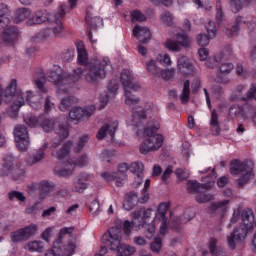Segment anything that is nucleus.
Instances as JSON below:
<instances>
[{
  "label": "nucleus",
  "instance_id": "f257e3e1",
  "mask_svg": "<svg viewBox=\"0 0 256 256\" xmlns=\"http://www.w3.org/2000/svg\"><path fill=\"white\" fill-rule=\"evenodd\" d=\"M123 232L119 227H112L102 236V245H107L110 251H117L118 256H130L135 253V247L121 244Z\"/></svg>",
  "mask_w": 256,
  "mask_h": 256
},
{
  "label": "nucleus",
  "instance_id": "f03ea898",
  "mask_svg": "<svg viewBox=\"0 0 256 256\" xmlns=\"http://www.w3.org/2000/svg\"><path fill=\"white\" fill-rule=\"evenodd\" d=\"M109 65H111L109 58L90 62L87 72L85 73L86 83L92 87H97L99 83L107 77V68Z\"/></svg>",
  "mask_w": 256,
  "mask_h": 256
},
{
  "label": "nucleus",
  "instance_id": "7ed1b4c3",
  "mask_svg": "<svg viewBox=\"0 0 256 256\" xmlns=\"http://www.w3.org/2000/svg\"><path fill=\"white\" fill-rule=\"evenodd\" d=\"M254 167L255 165L251 161L241 162L235 160L231 163V175H240V178L236 180L238 187H245L249 180L255 177V174H253Z\"/></svg>",
  "mask_w": 256,
  "mask_h": 256
},
{
  "label": "nucleus",
  "instance_id": "20e7f679",
  "mask_svg": "<svg viewBox=\"0 0 256 256\" xmlns=\"http://www.w3.org/2000/svg\"><path fill=\"white\" fill-rule=\"evenodd\" d=\"M14 100V105L19 109L25 105V94L17 90V79H12L4 90V101L10 103Z\"/></svg>",
  "mask_w": 256,
  "mask_h": 256
},
{
  "label": "nucleus",
  "instance_id": "39448f33",
  "mask_svg": "<svg viewBox=\"0 0 256 256\" xmlns=\"http://www.w3.org/2000/svg\"><path fill=\"white\" fill-rule=\"evenodd\" d=\"M68 3L70 7L67 6V4H62L58 7L57 11L53 15L54 20H52V23L56 24V26L53 28V33L56 37H59V35L63 33V19H65L67 11H69V9H73L75 5H77V0H68Z\"/></svg>",
  "mask_w": 256,
  "mask_h": 256
},
{
  "label": "nucleus",
  "instance_id": "423d86ee",
  "mask_svg": "<svg viewBox=\"0 0 256 256\" xmlns=\"http://www.w3.org/2000/svg\"><path fill=\"white\" fill-rule=\"evenodd\" d=\"M39 233V227L36 224H30L17 231L11 232L10 237L12 243H23L29 241L31 237H35Z\"/></svg>",
  "mask_w": 256,
  "mask_h": 256
},
{
  "label": "nucleus",
  "instance_id": "0eeeda50",
  "mask_svg": "<svg viewBox=\"0 0 256 256\" xmlns=\"http://www.w3.org/2000/svg\"><path fill=\"white\" fill-rule=\"evenodd\" d=\"M163 135L150 136L144 138L143 142L139 146L141 155H147V153H153V151H159L163 147Z\"/></svg>",
  "mask_w": 256,
  "mask_h": 256
},
{
  "label": "nucleus",
  "instance_id": "6e6552de",
  "mask_svg": "<svg viewBox=\"0 0 256 256\" xmlns=\"http://www.w3.org/2000/svg\"><path fill=\"white\" fill-rule=\"evenodd\" d=\"M14 139L19 151H27V147H29V131L27 130V126L23 124L15 126Z\"/></svg>",
  "mask_w": 256,
  "mask_h": 256
},
{
  "label": "nucleus",
  "instance_id": "1a4fd4ad",
  "mask_svg": "<svg viewBox=\"0 0 256 256\" xmlns=\"http://www.w3.org/2000/svg\"><path fill=\"white\" fill-rule=\"evenodd\" d=\"M253 231L251 228L240 224V226L236 227L230 235L227 236V243L230 249H235L237 247V241H243V239L247 238V234Z\"/></svg>",
  "mask_w": 256,
  "mask_h": 256
},
{
  "label": "nucleus",
  "instance_id": "9d476101",
  "mask_svg": "<svg viewBox=\"0 0 256 256\" xmlns=\"http://www.w3.org/2000/svg\"><path fill=\"white\" fill-rule=\"evenodd\" d=\"M95 113V106H89L86 108L74 107L70 110L69 117L72 121L80 123V121H87Z\"/></svg>",
  "mask_w": 256,
  "mask_h": 256
},
{
  "label": "nucleus",
  "instance_id": "9b49d317",
  "mask_svg": "<svg viewBox=\"0 0 256 256\" xmlns=\"http://www.w3.org/2000/svg\"><path fill=\"white\" fill-rule=\"evenodd\" d=\"M19 37V30L15 26H8L6 28H0V45L5 43L6 45H14L17 43Z\"/></svg>",
  "mask_w": 256,
  "mask_h": 256
},
{
  "label": "nucleus",
  "instance_id": "f8f14e48",
  "mask_svg": "<svg viewBox=\"0 0 256 256\" xmlns=\"http://www.w3.org/2000/svg\"><path fill=\"white\" fill-rule=\"evenodd\" d=\"M176 41H173L171 39L166 40L165 47L168 51H173L174 53H179L181 51V45L182 47H189V36L183 33L176 34Z\"/></svg>",
  "mask_w": 256,
  "mask_h": 256
},
{
  "label": "nucleus",
  "instance_id": "ddd939ff",
  "mask_svg": "<svg viewBox=\"0 0 256 256\" xmlns=\"http://www.w3.org/2000/svg\"><path fill=\"white\" fill-rule=\"evenodd\" d=\"M152 209L150 208H145V207H141L138 210L134 211L132 213V225L133 227H135L136 229L140 228V227H144V225L147 223V219H149V217H151V213H152Z\"/></svg>",
  "mask_w": 256,
  "mask_h": 256
},
{
  "label": "nucleus",
  "instance_id": "4468645a",
  "mask_svg": "<svg viewBox=\"0 0 256 256\" xmlns=\"http://www.w3.org/2000/svg\"><path fill=\"white\" fill-rule=\"evenodd\" d=\"M50 83H54L58 87V94L63 95L69 93V89L63 88V85H69V77L63 76L56 71H50L47 77Z\"/></svg>",
  "mask_w": 256,
  "mask_h": 256
},
{
  "label": "nucleus",
  "instance_id": "2eb2a0df",
  "mask_svg": "<svg viewBox=\"0 0 256 256\" xmlns=\"http://www.w3.org/2000/svg\"><path fill=\"white\" fill-rule=\"evenodd\" d=\"M118 127L119 125L117 124V122L106 123L98 130V133L96 136L97 139L101 141L105 139L106 135H110V137L113 139V137H115V132L117 131Z\"/></svg>",
  "mask_w": 256,
  "mask_h": 256
},
{
  "label": "nucleus",
  "instance_id": "dca6fc26",
  "mask_svg": "<svg viewBox=\"0 0 256 256\" xmlns=\"http://www.w3.org/2000/svg\"><path fill=\"white\" fill-rule=\"evenodd\" d=\"M241 225H244V227H247L248 229H255V212H253L252 209L246 208L244 209L241 214Z\"/></svg>",
  "mask_w": 256,
  "mask_h": 256
},
{
  "label": "nucleus",
  "instance_id": "f3484780",
  "mask_svg": "<svg viewBox=\"0 0 256 256\" xmlns=\"http://www.w3.org/2000/svg\"><path fill=\"white\" fill-rule=\"evenodd\" d=\"M133 35L138 39L139 43L145 44L151 41V31L147 27L136 26L133 29Z\"/></svg>",
  "mask_w": 256,
  "mask_h": 256
},
{
  "label": "nucleus",
  "instance_id": "a211bd4d",
  "mask_svg": "<svg viewBox=\"0 0 256 256\" xmlns=\"http://www.w3.org/2000/svg\"><path fill=\"white\" fill-rule=\"evenodd\" d=\"M86 23L88 25V39L91 41V43H95V40H93V33H91V30L96 31L97 27H100V25H103V19L99 16L92 17L87 14L85 17Z\"/></svg>",
  "mask_w": 256,
  "mask_h": 256
},
{
  "label": "nucleus",
  "instance_id": "6ab92c4d",
  "mask_svg": "<svg viewBox=\"0 0 256 256\" xmlns=\"http://www.w3.org/2000/svg\"><path fill=\"white\" fill-rule=\"evenodd\" d=\"M53 20V15L47 13V10H38L30 21L33 25H41L42 23H47V21L52 23Z\"/></svg>",
  "mask_w": 256,
  "mask_h": 256
},
{
  "label": "nucleus",
  "instance_id": "aec40b11",
  "mask_svg": "<svg viewBox=\"0 0 256 256\" xmlns=\"http://www.w3.org/2000/svg\"><path fill=\"white\" fill-rule=\"evenodd\" d=\"M121 83L124 85L126 89H132L133 91H137L139 89V85L133 82V76H131V72L129 70H123L121 73Z\"/></svg>",
  "mask_w": 256,
  "mask_h": 256
},
{
  "label": "nucleus",
  "instance_id": "412c9836",
  "mask_svg": "<svg viewBox=\"0 0 256 256\" xmlns=\"http://www.w3.org/2000/svg\"><path fill=\"white\" fill-rule=\"evenodd\" d=\"M47 147H49V144L45 143L34 154H31L27 159L28 165H35L36 163L41 162L45 158V150Z\"/></svg>",
  "mask_w": 256,
  "mask_h": 256
},
{
  "label": "nucleus",
  "instance_id": "4be33fe9",
  "mask_svg": "<svg viewBox=\"0 0 256 256\" xmlns=\"http://www.w3.org/2000/svg\"><path fill=\"white\" fill-rule=\"evenodd\" d=\"M235 69V65L231 62H223L221 60L219 66H218V78H217V83H225V80L221 79V75H229L231 71Z\"/></svg>",
  "mask_w": 256,
  "mask_h": 256
},
{
  "label": "nucleus",
  "instance_id": "5701e85b",
  "mask_svg": "<svg viewBox=\"0 0 256 256\" xmlns=\"http://www.w3.org/2000/svg\"><path fill=\"white\" fill-rule=\"evenodd\" d=\"M177 67L184 75H189L193 71V63L187 58V56H181L177 60Z\"/></svg>",
  "mask_w": 256,
  "mask_h": 256
},
{
  "label": "nucleus",
  "instance_id": "b1692460",
  "mask_svg": "<svg viewBox=\"0 0 256 256\" xmlns=\"http://www.w3.org/2000/svg\"><path fill=\"white\" fill-rule=\"evenodd\" d=\"M39 189V197L43 201V199H47L49 193H53V191H55V184L47 180H43L39 183Z\"/></svg>",
  "mask_w": 256,
  "mask_h": 256
},
{
  "label": "nucleus",
  "instance_id": "393cba45",
  "mask_svg": "<svg viewBox=\"0 0 256 256\" xmlns=\"http://www.w3.org/2000/svg\"><path fill=\"white\" fill-rule=\"evenodd\" d=\"M139 203V196L135 192H129L126 194V198L123 203L125 211H133L135 206Z\"/></svg>",
  "mask_w": 256,
  "mask_h": 256
},
{
  "label": "nucleus",
  "instance_id": "a878e982",
  "mask_svg": "<svg viewBox=\"0 0 256 256\" xmlns=\"http://www.w3.org/2000/svg\"><path fill=\"white\" fill-rule=\"evenodd\" d=\"M26 101L28 102L30 107H32V109H35L37 111V109H41L42 107L43 97L41 96V94L33 95V92L28 91L26 95Z\"/></svg>",
  "mask_w": 256,
  "mask_h": 256
},
{
  "label": "nucleus",
  "instance_id": "bb28decb",
  "mask_svg": "<svg viewBox=\"0 0 256 256\" xmlns=\"http://www.w3.org/2000/svg\"><path fill=\"white\" fill-rule=\"evenodd\" d=\"M9 23H11V20L9 19V6L0 3V29L9 27Z\"/></svg>",
  "mask_w": 256,
  "mask_h": 256
},
{
  "label": "nucleus",
  "instance_id": "cd10ccee",
  "mask_svg": "<svg viewBox=\"0 0 256 256\" xmlns=\"http://www.w3.org/2000/svg\"><path fill=\"white\" fill-rule=\"evenodd\" d=\"M71 147H73V141H66L59 151L52 152V157H56V159H59L60 161L65 159V157L69 155Z\"/></svg>",
  "mask_w": 256,
  "mask_h": 256
},
{
  "label": "nucleus",
  "instance_id": "c85d7f7f",
  "mask_svg": "<svg viewBox=\"0 0 256 256\" xmlns=\"http://www.w3.org/2000/svg\"><path fill=\"white\" fill-rule=\"evenodd\" d=\"M227 205H229V200L211 203L209 206V213H211L212 215H219V213H225V211H227Z\"/></svg>",
  "mask_w": 256,
  "mask_h": 256
},
{
  "label": "nucleus",
  "instance_id": "c756f323",
  "mask_svg": "<svg viewBox=\"0 0 256 256\" xmlns=\"http://www.w3.org/2000/svg\"><path fill=\"white\" fill-rule=\"evenodd\" d=\"M251 5V0H230L229 6L230 11L232 13H239V11H243L245 7H249Z\"/></svg>",
  "mask_w": 256,
  "mask_h": 256
},
{
  "label": "nucleus",
  "instance_id": "7c9ffc66",
  "mask_svg": "<svg viewBox=\"0 0 256 256\" xmlns=\"http://www.w3.org/2000/svg\"><path fill=\"white\" fill-rule=\"evenodd\" d=\"M203 189H209V183L201 184L196 180H190L187 183L188 193H193L194 195H197V193H201Z\"/></svg>",
  "mask_w": 256,
  "mask_h": 256
},
{
  "label": "nucleus",
  "instance_id": "2f4dec72",
  "mask_svg": "<svg viewBox=\"0 0 256 256\" xmlns=\"http://www.w3.org/2000/svg\"><path fill=\"white\" fill-rule=\"evenodd\" d=\"M39 125L45 133H51L55 129V120L49 119L45 116L39 117Z\"/></svg>",
  "mask_w": 256,
  "mask_h": 256
},
{
  "label": "nucleus",
  "instance_id": "473e14b6",
  "mask_svg": "<svg viewBox=\"0 0 256 256\" xmlns=\"http://www.w3.org/2000/svg\"><path fill=\"white\" fill-rule=\"evenodd\" d=\"M210 125L212 127L213 135H221V127L219 126V114L217 110H212Z\"/></svg>",
  "mask_w": 256,
  "mask_h": 256
},
{
  "label": "nucleus",
  "instance_id": "72a5a7b5",
  "mask_svg": "<svg viewBox=\"0 0 256 256\" xmlns=\"http://www.w3.org/2000/svg\"><path fill=\"white\" fill-rule=\"evenodd\" d=\"M127 171H129L127 163L119 164L117 172H114L118 181H121V183H123V181H127Z\"/></svg>",
  "mask_w": 256,
  "mask_h": 256
},
{
  "label": "nucleus",
  "instance_id": "f704fd0d",
  "mask_svg": "<svg viewBox=\"0 0 256 256\" xmlns=\"http://www.w3.org/2000/svg\"><path fill=\"white\" fill-rule=\"evenodd\" d=\"M209 251L215 256H226L227 253L222 248L217 247V239L211 238L209 242Z\"/></svg>",
  "mask_w": 256,
  "mask_h": 256
},
{
  "label": "nucleus",
  "instance_id": "c9c22d12",
  "mask_svg": "<svg viewBox=\"0 0 256 256\" xmlns=\"http://www.w3.org/2000/svg\"><path fill=\"white\" fill-rule=\"evenodd\" d=\"M29 17H31V10L20 8L15 13V23H22V21L29 19Z\"/></svg>",
  "mask_w": 256,
  "mask_h": 256
},
{
  "label": "nucleus",
  "instance_id": "e433bc0d",
  "mask_svg": "<svg viewBox=\"0 0 256 256\" xmlns=\"http://www.w3.org/2000/svg\"><path fill=\"white\" fill-rule=\"evenodd\" d=\"M220 61H231L235 57V53H233V47L231 45H227L224 47L223 51L218 54Z\"/></svg>",
  "mask_w": 256,
  "mask_h": 256
},
{
  "label": "nucleus",
  "instance_id": "4c0bfd02",
  "mask_svg": "<svg viewBox=\"0 0 256 256\" xmlns=\"http://www.w3.org/2000/svg\"><path fill=\"white\" fill-rule=\"evenodd\" d=\"M41 211H43V206L41 205V201H36L32 205H28L25 208L24 213H26V215H39Z\"/></svg>",
  "mask_w": 256,
  "mask_h": 256
},
{
  "label": "nucleus",
  "instance_id": "58836bf2",
  "mask_svg": "<svg viewBox=\"0 0 256 256\" xmlns=\"http://www.w3.org/2000/svg\"><path fill=\"white\" fill-rule=\"evenodd\" d=\"M146 69L152 77H161L159 67L157 66V62L155 60H150L146 63Z\"/></svg>",
  "mask_w": 256,
  "mask_h": 256
},
{
  "label": "nucleus",
  "instance_id": "ea45409f",
  "mask_svg": "<svg viewBox=\"0 0 256 256\" xmlns=\"http://www.w3.org/2000/svg\"><path fill=\"white\" fill-rule=\"evenodd\" d=\"M75 103H77V98L75 96H68L61 100L59 109L61 111H67V109H69V107H71L72 105H75Z\"/></svg>",
  "mask_w": 256,
  "mask_h": 256
},
{
  "label": "nucleus",
  "instance_id": "a19ab883",
  "mask_svg": "<svg viewBox=\"0 0 256 256\" xmlns=\"http://www.w3.org/2000/svg\"><path fill=\"white\" fill-rule=\"evenodd\" d=\"M191 82L186 80L183 85L182 94L180 95V99L182 103H187L189 101V97H191Z\"/></svg>",
  "mask_w": 256,
  "mask_h": 256
},
{
  "label": "nucleus",
  "instance_id": "79ce46f5",
  "mask_svg": "<svg viewBox=\"0 0 256 256\" xmlns=\"http://www.w3.org/2000/svg\"><path fill=\"white\" fill-rule=\"evenodd\" d=\"M129 171L134 173V175H137V177H141L143 175V171H145V166L143 165V162H133L129 166Z\"/></svg>",
  "mask_w": 256,
  "mask_h": 256
},
{
  "label": "nucleus",
  "instance_id": "37998d69",
  "mask_svg": "<svg viewBox=\"0 0 256 256\" xmlns=\"http://www.w3.org/2000/svg\"><path fill=\"white\" fill-rule=\"evenodd\" d=\"M124 95H125L126 105H128L129 107H133V105H139V102L141 101V99L135 98V96L131 94V91L126 89Z\"/></svg>",
  "mask_w": 256,
  "mask_h": 256
},
{
  "label": "nucleus",
  "instance_id": "c03bdc74",
  "mask_svg": "<svg viewBox=\"0 0 256 256\" xmlns=\"http://www.w3.org/2000/svg\"><path fill=\"white\" fill-rule=\"evenodd\" d=\"M28 251H37L38 253H43V242L32 241L24 246Z\"/></svg>",
  "mask_w": 256,
  "mask_h": 256
},
{
  "label": "nucleus",
  "instance_id": "a18cd8bd",
  "mask_svg": "<svg viewBox=\"0 0 256 256\" xmlns=\"http://www.w3.org/2000/svg\"><path fill=\"white\" fill-rule=\"evenodd\" d=\"M87 143H89V135L85 134L79 138L77 145L74 148V153H81V151L85 149Z\"/></svg>",
  "mask_w": 256,
  "mask_h": 256
},
{
  "label": "nucleus",
  "instance_id": "49530a36",
  "mask_svg": "<svg viewBox=\"0 0 256 256\" xmlns=\"http://www.w3.org/2000/svg\"><path fill=\"white\" fill-rule=\"evenodd\" d=\"M101 177L104 178L105 181H115L117 187H123V182L118 181L117 174L115 172H103L101 173Z\"/></svg>",
  "mask_w": 256,
  "mask_h": 256
},
{
  "label": "nucleus",
  "instance_id": "de8ad7c7",
  "mask_svg": "<svg viewBox=\"0 0 256 256\" xmlns=\"http://www.w3.org/2000/svg\"><path fill=\"white\" fill-rule=\"evenodd\" d=\"M77 53H78V63L80 65H85L87 63V51L83 45L77 46Z\"/></svg>",
  "mask_w": 256,
  "mask_h": 256
},
{
  "label": "nucleus",
  "instance_id": "09e8293b",
  "mask_svg": "<svg viewBox=\"0 0 256 256\" xmlns=\"http://www.w3.org/2000/svg\"><path fill=\"white\" fill-rule=\"evenodd\" d=\"M160 77L164 81H171L175 77V68H166L160 71Z\"/></svg>",
  "mask_w": 256,
  "mask_h": 256
},
{
  "label": "nucleus",
  "instance_id": "8fccbe9b",
  "mask_svg": "<svg viewBox=\"0 0 256 256\" xmlns=\"http://www.w3.org/2000/svg\"><path fill=\"white\" fill-rule=\"evenodd\" d=\"M189 221H191V218L187 219L185 216L177 217L172 221V228L179 231V229H181V225H185V223H189Z\"/></svg>",
  "mask_w": 256,
  "mask_h": 256
},
{
  "label": "nucleus",
  "instance_id": "3c124183",
  "mask_svg": "<svg viewBox=\"0 0 256 256\" xmlns=\"http://www.w3.org/2000/svg\"><path fill=\"white\" fill-rule=\"evenodd\" d=\"M8 199L9 201H15V199H17V201H20L21 203H25V201H27L25 195L19 191H12L8 193Z\"/></svg>",
  "mask_w": 256,
  "mask_h": 256
},
{
  "label": "nucleus",
  "instance_id": "603ef678",
  "mask_svg": "<svg viewBox=\"0 0 256 256\" xmlns=\"http://www.w3.org/2000/svg\"><path fill=\"white\" fill-rule=\"evenodd\" d=\"M219 65H221V58L219 55H215L212 58L206 60V66L208 69H215V67L219 69Z\"/></svg>",
  "mask_w": 256,
  "mask_h": 256
},
{
  "label": "nucleus",
  "instance_id": "864d4df0",
  "mask_svg": "<svg viewBox=\"0 0 256 256\" xmlns=\"http://www.w3.org/2000/svg\"><path fill=\"white\" fill-rule=\"evenodd\" d=\"M81 75H83V69L81 67L74 69V75L66 76L68 77V85H71V83H77V81L81 79Z\"/></svg>",
  "mask_w": 256,
  "mask_h": 256
},
{
  "label": "nucleus",
  "instance_id": "5fc2aeb1",
  "mask_svg": "<svg viewBox=\"0 0 256 256\" xmlns=\"http://www.w3.org/2000/svg\"><path fill=\"white\" fill-rule=\"evenodd\" d=\"M196 201L197 203H209V201H213V196L200 190L199 195L196 196Z\"/></svg>",
  "mask_w": 256,
  "mask_h": 256
},
{
  "label": "nucleus",
  "instance_id": "6e6d98bb",
  "mask_svg": "<svg viewBox=\"0 0 256 256\" xmlns=\"http://www.w3.org/2000/svg\"><path fill=\"white\" fill-rule=\"evenodd\" d=\"M24 122L28 127H37V125H39V118L33 115H27L24 117Z\"/></svg>",
  "mask_w": 256,
  "mask_h": 256
},
{
  "label": "nucleus",
  "instance_id": "4d7b16f0",
  "mask_svg": "<svg viewBox=\"0 0 256 256\" xmlns=\"http://www.w3.org/2000/svg\"><path fill=\"white\" fill-rule=\"evenodd\" d=\"M77 167H87L89 165V157L87 154H82L75 162Z\"/></svg>",
  "mask_w": 256,
  "mask_h": 256
},
{
  "label": "nucleus",
  "instance_id": "13d9d810",
  "mask_svg": "<svg viewBox=\"0 0 256 256\" xmlns=\"http://www.w3.org/2000/svg\"><path fill=\"white\" fill-rule=\"evenodd\" d=\"M157 131H159V128L157 127H147L144 129L143 135L145 139H148V137H155V135H161L157 134Z\"/></svg>",
  "mask_w": 256,
  "mask_h": 256
},
{
  "label": "nucleus",
  "instance_id": "bf43d9fd",
  "mask_svg": "<svg viewBox=\"0 0 256 256\" xmlns=\"http://www.w3.org/2000/svg\"><path fill=\"white\" fill-rule=\"evenodd\" d=\"M209 39H211V37L207 36V34H199L197 43L200 47H207V45H209Z\"/></svg>",
  "mask_w": 256,
  "mask_h": 256
},
{
  "label": "nucleus",
  "instance_id": "052dcab7",
  "mask_svg": "<svg viewBox=\"0 0 256 256\" xmlns=\"http://www.w3.org/2000/svg\"><path fill=\"white\" fill-rule=\"evenodd\" d=\"M3 167L7 171V173H10L15 167H13V158L6 156L3 159Z\"/></svg>",
  "mask_w": 256,
  "mask_h": 256
},
{
  "label": "nucleus",
  "instance_id": "680f3d73",
  "mask_svg": "<svg viewBox=\"0 0 256 256\" xmlns=\"http://www.w3.org/2000/svg\"><path fill=\"white\" fill-rule=\"evenodd\" d=\"M161 23H164V25H171L173 23V15L170 14V12L166 11L160 16Z\"/></svg>",
  "mask_w": 256,
  "mask_h": 256
},
{
  "label": "nucleus",
  "instance_id": "e2e57ef3",
  "mask_svg": "<svg viewBox=\"0 0 256 256\" xmlns=\"http://www.w3.org/2000/svg\"><path fill=\"white\" fill-rule=\"evenodd\" d=\"M161 247V238H155L154 241L150 244V249L153 251V253H160Z\"/></svg>",
  "mask_w": 256,
  "mask_h": 256
},
{
  "label": "nucleus",
  "instance_id": "0e129e2a",
  "mask_svg": "<svg viewBox=\"0 0 256 256\" xmlns=\"http://www.w3.org/2000/svg\"><path fill=\"white\" fill-rule=\"evenodd\" d=\"M156 61L161 63V65H171V56L169 54H158L156 57Z\"/></svg>",
  "mask_w": 256,
  "mask_h": 256
},
{
  "label": "nucleus",
  "instance_id": "69168bd1",
  "mask_svg": "<svg viewBox=\"0 0 256 256\" xmlns=\"http://www.w3.org/2000/svg\"><path fill=\"white\" fill-rule=\"evenodd\" d=\"M132 21H147V17L145 14L141 13V11L134 10L131 12Z\"/></svg>",
  "mask_w": 256,
  "mask_h": 256
},
{
  "label": "nucleus",
  "instance_id": "338daca9",
  "mask_svg": "<svg viewBox=\"0 0 256 256\" xmlns=\"http://www.w3.org/2000/svg\"><path fill=\"white\" fill-rule=\"evenodd\" d=\"M207 33L210 39H215L217 37V29L215 28V22H209L208 26L206 27Z\"/></svg>",
  "mask_w": 256,
  "mask_h": 256
},
{
  "label": "nucleus",
  "instance_id": "774afa93",
  "mask_svg": "<svg viewBox=\"0 0 256 256\" xmlns=\"http://www.w3.org/2000/svg\"><path fill=\"white\" fill-rule=\"evenodd\" d=\"M55 104L51 101V96L46 95L44 98V111L45 113H49L53 109Z\"/></svg>",
  "mask_w": 256,
  "mask_h": 256
}]
</instances>
